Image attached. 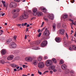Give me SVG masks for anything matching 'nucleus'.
I'll use <instances>...</instances> for the list:
<instances>
[{
  "instance_id": "f257e3e1",
  "label": "nucleus",
  "mask_w": 76,
  "mask_h": 76,
  "mask_svg": "<svg viewBox=\"0 0 76 76\" xmlns=\"http://www.w3.org/2000/svg\"><path fill=\"white\" fill-rule=\"evenodd\" d=\"M28 14L26 12H24V16L22 15L20 17L19 20H22L24 19H27L28 18Z\"/></svg>"
},
{
  "instance_id": "f03ea898",
  "label": "nucleus",
  "mask_w": 76,
  "mask_h": 76,
  "mask_svg": "<svg viewBox=\"0 0 76 76\" xmlns=\"http://www.w3.org/2000/svg\"><path fill=\"white\" fill-rule=\"evenodd\" d=\"M53 61L51 60H48L46 61L45 62V65L47 67L52 65Z\"/></svg>"
},
{
  "instance_id": "7ed1b4c3",
  "label": "nucleus",
  "mask_w": 76,
  "mask_h": 76,
  "mask_svg": "<svg viewBox=\"0 0 76 76\" xmlns=\"http://www.w3.org/2000/svg\"><path fill=\"white\" fill-rule=\"evenodd\" d=\"M10 47L11 48H15L16 47V44L15 42H11L10 44Z\"/></svg>"
},
{
  "instance_id": "20e7f679",
  "label": "nucleus",
  "mask_w": 76,
  "mask_h": 76,
  "mask_svg": "<svg viewBox=\"0 0 76 76\" xmlns=\"http://www.w3.org/2000/svg\"><path fill=\"white\" fill-rule=\"evenodd\" d=\"M49 34H50V31L47 29V28H46L45 30V31H44L43 35L44 36L48 37V36Z\"/></svg>"
},
{
  "instance_id": "39448f33",
  "label": "nucleus",
  "mask_w": 76,
  "mask_h": 76,
  "mask_svg": "<svg viewBox=\"0 0 76 76\" xmlns=\"http://www.w3.org/2000/svg\"><path fill=\"white\" fill-rule=\"evenodd\" d=\"M17 4L15 2H12L10 4V7L11 8H15L16 7Z\"/></svg>"
},
{
  "instance_id": "423d86ee",
  "label": "nucleus",
  "mask_w": 76,
  "mask_h": 76,
  "mask_svg": "<svg viewBox=\"0 0 76 76\" xmlns=\"http://www.w3.org/2000/svg\"><path fill=\"white\" fill-rule=\"evenodd\" d=\"M47 44V41L45 40L43 41L41 44V46L42 47H44Z\"/></svg>"
},
{
  "instance_id": "0eeeda50",
  "label": "nucleus",
  "mask_w": 76,
  "mask_h": 76,
  "mask_svg": "<svg viewBox=\"0 0 76 76\" xmlns=\"http://www.w3.org/2000/svg\"><path fill=\"white\" fill-rule=\"evenodd\" d=\"M38 64V66L39 68H43L44 66V64L42 62H39Z\"/></svg>"
},
{
  "instance_id": "6e6552de",
  "label": "nucleus",
  "mask_w": 76,
  "mask_h": 76,
  "mask_svg": "<svg viewBox=\"0 0 76 76\" xmlns=\"http://www.w3.org/2000/svg\"><path fill=\"white\" fill-rule=\"evenodd\" d=\"M33 15L34 16H36L37 15L38 12L37 11V8L33 9Z\"/></svg>"
},
{
  "instance_id": "1a4fd4ad",
  "label": "nucleus",
  "mask_w": 76,
  "mask_h": 76,
  "mask_svg": "<svg viewBox=\"0 0 76 76\" xmlns=\"http://www.w3.org/2000/svg\"><path fill=\"white\" fill-rule=\"evenodd\" d=\"M25 60L27 61L31 62L32 61V58L31 57H28L25 58Z\"/></svg>"
},
{
  "instance_id": "9d476101",
  "label": "nucleus",
  "mask_w": 76,
  "mask_h": 76,
  "mask_svg": "<svg viewBox=\"0 0 76 76\" xmlns=\"http://www.w3.org/2000/svg\"><path fill=\"white\" fill-rule=\"evenodd\" d=\"M61 39L60 37H56L55 38V41L57 42H60Z\"/></svg>"
},
{
  "instance_id": "9b49d317",
  "label": "nucleus",
  "mask_w": 76,
  "mask_h": 76,
  "mask_svg": "<svg viewBox=\"0 0 76 76\" xmlns=\"http://www.w3.org/2000/svg\"><path fill=\"white\" fill-rule=\"evenodd\" d=\"M13 58V56L12 55L9 56L7 58L8 60H12Z\"/></svg>"
},
{
  "instance_id": "f8f14e48",
  "label": "nucleus",
  "mask_w": 76,
  "mask_h": 76,
  "mask_svg": "<svg viewBox=\"0 0 76 76\" xmlns=\"http://www.w3.org/2000/svg\"><path fill=\"white\" fill-rule=\"evenodd\" d=\"M60 34L61 35H63L64 33V29H61L60 31Z\"/></svg>"
},
{
  "instance_id": "ddd939ff",
  "label": "nucleus",
  "mask_w": 76,
  "mask_h": 76,
  "mask_svg": "<svg viewBox=\"0 0 76 76\" xmlns=\"http://www.w3.org/2000/svg\"><path fill=\"white\" fill-rule=\"evenodd\" d=\"M52 27L53 31H55V30H56V23H54L53 24Z\"/></svg>"
},
{
  "instance_id": "4468645a",
  "label": "nucleus",
  "mask_w": 76,
  "mask_h": 76,
  "mask_svg": "<svg viewBox=\"0 0 76 76\" xmlns=\"http://www.w3.org/2000/svg\"><path fill=\"white\" fill-rule=\"evenodd\" d=\"M6 53V50H1V54L3 55H4Z\"/></svg>"
},
{
  "instance_id": "2eb2a0df",
  "label": "nucleus",
  "mask_w": 76,
  "mask_h": 76,
  "mask_svg": "<svg viewBox=\"0 0 76 76\" xmlns=\"http://www.w3.org/2000/svg\"><path fill=\"white\" fill-rule=\"evenodd\" d=\"M61 67L63 70H65L66 69V65L65 64H63L61 66Z\"/></svg>"
},
{
  "instance_id": "dca6fc26",
  "label": "nucleus",
  "mask_w": 76,
  "mask_h": 76,
  "mask_svg": "<svg viewBox=\"0 0 76 76\" xmlns=\"http://www.w3.org/2000/svg\"><path fill=\"white\" fill-rule=\"evenodd\" d=\"M49 18L50 19H51V20L54 19V15L53 14H52L50 15L49 17Z\"/></svg>"
},
{
  "instance_id": "f3484780",
  "label": "nucleus",
  "mask_w": 76,
  "mask_h": 76,
  "mask_svg": "<svg viewBox=\"0 0 76 76\" xmlns=\"http://www.w3.org/2000/svg\"><path fill=\"white\" fill-rule=\"evenodd\" d=\"M18 13H17L14 14V15L12 16L13 18H14L15 19L16 18V17H18Z\"/></svg>"
},
{
  "instance_id": "a211bd4d",
  "label": "nucleus",
  "mask_w": 76,
  "mask_h": 76,
  "mask_svg": "<svg viewBox=\"0 0 76 76\" xmlns=\"http://www.w3.org/2000/svg\"><path fill=\"white\" fill-rule=\"evenodd\" d=\"M19 12V9H17L16 10H12V13H15V12Z\"/></svg>"
},
{
  "instance_id": "6ab92c4d",
  "label": "nucleus",
  "mask_w": 76,
  "mask_h": 76,
  "mask_svg": "<svg viewBox=\"0 0 76 76\" xmlns=\"http://www.w3.org/2000/svg\"><path fill=\"white\" fill-rule=\"evenodd\" d=\"M33 64H34V65H36V64H38V61H37V60H35L33 62Z\"/></svg>"
},
{
  "instance_id": "aec40b11",
  "label": "nucleus",
  "mask_w": 76,
  "mask_h": 76,
  "mask_svg": "<svg viewBox=\"0 0 76 76\" xmlns=\"http://www.w3.org/2000/svg\"><path fill=\"white\" fill-rule=\"evenodd\" d=\"M71 47L74 50H76V46L75 45H71Z\"/></svg>"
},
{
  "instance_id": "412c9836",
  "label": "nucleus",
  "mask_w": 76,
  "mask_h": 76,
  "mask_svg": "<svg viewBox=\"0 0 76 76\" xmlns=\"http://www.w3.org/2000/svg\"><path fill=\"white\" fill-rule=\"evenodd\" d=\"M42 56H39L38 58V60L39 61H41L42 60Z\"/></svg>"
},
{
  "instance_id": "4be33fe9",
  "label": "nucleus",
  "mask_w": 76,
  "mask_h": 76,
  "mask_svg": "<svg viewBox=\"0 0 76 76\" xmlns=\"http://www.w3.org/2000/svg\"><path fill=\"white\" fill-rule=\"evenodd\" d=\"M67 17H68V15L67 14H64L63 15V18H64L65 19L66 18H67Z\"/></svg>"
},
{
  "instance_id": "5701e85b",
  "label": "nucleus",
  "mask_w": 76,
  "mask_h": 76,
  "mask_svg": "<svg viewBox=\"0 0 76 76\" xmlns=\"http://www.w3.org/2000/svg\"><path fill=\"white\" fill-rule=\"evenodd\" d=\"M37 15L38 16H40L42 15V13L41 12H39L38 13Z\"/></svg>"
},
{
  "instance_id": "b1692460",
  "label": "nucleus",
  "mask_w": 76,
  "mask_h": 76,
  "mask_svg": "<svg viewBox=\"0 0 76 76\" xmlns=\"http://www.w3.org/2000/svg\"><path fill=\"white\" fill-rule=\"evenodd\" d=\"M69 72H70V70L69 69H66V70L65 71V73L66 74L69 73Z\"/></svg>"
},
{
  "instance_id": "393cba45",
  "label": "nucleus",
  "mask_w": 76,
  "mask_h": 76,
  "mask_svg": "<svg viewBox=\"0 0 76 76\" xmlns=\"http://www.w3.org/2000/svg\"><path fill=\"white\" fill-rule=\"evenodd\" d=\"M52 60L54 63H57V61H56V60L55 58H53L52 59Z\"/></svg>"
},
{
  "instance_id": "a878e982",
  "label": "nucleus",
  "mask_w": 76,
  "mask_h": 76,
  "mask_svg": "<svg viewBox=\"0 0 76 76\" xmlns=\"http://www.w3.org/2000/svg\"><path fill=\"white\" fill-rule=\"evenodd\" d=\"M60 61L59 63L60 64H62L63 63H64V61L62 59Z\"/></svg>"
},
{
  "instance_id": "bb28decb",
  "label": "nucleus",
  "mask_w": 76,
  "mask_h": 76,
  "mask_svg": "<svg viewBox=\"0 0 76 76\" xmlns=\"http://www.w3.org/2000/svg\"><path fill=\"white\" fill-rule=\"evenodd\" d=\"M1 2L3 3V5L4 7H6V5L5 4V1H2Z\"/></svg>"
},
{
  "instance_id": "cd10ccee",
  "label": "nucleus",
  "mask_w": 76,
  "mask_h": 76,
  "mask_svg": "<svg viewBox=\"0 0 76 76\" xmlns=\"http://www.w3.org/2000/svg\"><path fill=\"white\" fill-rule=\"evenodd\" d=\"M11 41H12V39H8L7 41V43H10Z\"/></svg>"
},
{
  "instance_id": "c85d7f7f",
  "label": "nucleus",
  "mask_w": 76,
  "mask_h": 76,
  "mask_svg": "<svg viewBox=\"0 0 76 76\" xmlns=\"http://www.w3.org/2000/svg\"><path fill=\"white\" fill-rule=\"evenodd\" d=\"M11 66L12 67H14V68H15V67H16L18 66V65L16 64H12Z\"/></svg>"
},
{
  "instance_id": "c756f323",
  "label": "nucleus",
  "mask_w": 76,
  "mask_h": 76,
  "mask_svg": "<svg viewBox=\"0 0 76 76\" xmlns=\"http://www.w3.org/2000/svg\"><path fill=\"white\" fill-rule=\"evenodd\" d=\"M69 50H70V51H72L73 50V48H72V45L70 46L69 47Z\"/></svg>"
},
{
  "instance_id": "7c9ffc66",
  "label": "nucleus",
  "mask_w": 76,
  "mask_h": 76,
  "mask_svg": "<svg viewBox=\"0 0 76 76\" xmlns=\"http://www.w3.org/2000/svg\"><path fill=\"white\" fill-rule=\"evenodd\" d=\"M0 63H1V64H4V61L3 60H1L0 61Z\"/></svg>"
},
{
  "instance_id": "2f4dec72",
  "label": "nucleus",
  "mask_w": 76,
  "mask_h": 76,
  "mask_svg": "<svg viewBox=\"0 0 76 76\" xmlns=\"http://www.w3.org/2000/svg\"><path fill=\"white\" fill-rule=\"evenodd\" d=\"M50 68L52 70H53L55 69V66L54 65H52L51 66H50Z\"/></svg>"
},
{
  "instance_id": "473e14b6",
  "label": "nucleus",
  "mask_w": 76,
  "mask_h": 76,
  "mask_svg": "<svg viewBox=\"0 0 76 76\" xmlns=\"http://www.w3.org/2000/svg\"><path fill=\"white\" fill-rule=\"evenodd\" d=\"M36 43L37 44H39L41 43V41L39 40L36 42Z\"/></svg>"
},
{
  "instance_id": "72a5a7b5",
  "label": "nucleus",
  "mask_w": 76,
  "mask_h": 76,
  "mask_svg": "<svg viewBox=\"0 0 76 76\" xmlns=\"http://www.w3.org/2000/svg\"><path fill=\"white\" fill-rule=\"evenodd\" d=\"M33 49L34 50H38V47H35L33 48Z\"/></svg>"
},
{
  "instance_id": "f704fd0d",
  "label": "nucleus",
  "mask_w": 76,
  "mask_h": 76,
  "mask_svg": "<svg viewBox=\"0 0 76 76\" xmlns=\"http://www.w3.org/2000/svg\"><path fill=\"white\" fill-rule=\"evenodd\" d=\"M3 31L2 30H1V31H0V35L3 34Z\"/></svg>"
},
{
  "instance_id": "c9c22d12",
  "label": "nucleus",
  "mask_w": 76,
  "mask_h": 76,
  "mask_svg": "<svg viewBox=\"0 0 76 76\" xmlns=\"http://www.w3.org/2000/svg\"><path fill=\"white\" fill-rule=\"evenodd\" d=\"M74 73V71L73 70H71L70 71V73L71 74H72Z\"/></svg>"
},
{
  "instance_id": "e433bc0d",
  "label": "nucleus",
  "mask_w": 76,
  "mask_h": 76,
  "mask_svg": "<svg viewBox=\"0 0 76 76\" xmlns=\"http://www.w3.org/2000/svg\"><path fill=\"white\" fill-rule=\"evenodd\" d=\"M14 1H15V2H19L20 0H14Z\"/></svg>"
},
{
  "instance_id": "4c0bfd02",
  "label": "nucleus",
  "mask_w": 76,
  "mask_h": 76,
  "mask_svg": "<svg viewBox=\"0 0 76 76\" xmlns=\"http://www.w3.org/2000/svg\"><path fill=\"white\" fill-rule=\"evenodd\" d=\"M41 35V33L40 32L38 35V37H39Z\"/></svg>"
},
{
  "instance_id": "58836bf2",
  "label": "nucleus",
  "mask_w": 76,
  "mask_h": 76,
  "mask_svg": "<svg viewBox=\"0 0 76 76\" xmlns=\"http://www.w3.org/2000/svg\"><path fill=\"white\" fill-rule=\"evenodd\" d=\"M64 46L65 47H68L69 46V44H65L64 45Z\"/></svg>"
},
{
  "instance_id": "ea45409f",
  "label": "nucleus",
  "mask_w": 76,
  "mask_h": 76,
  "mask_svg": "<svg viewBox=\"0 0 76 76\" xmlns=\"http://www.w3.org/2000/svg\"><path fill=\"white\" fill-rule=\"evenodd\" d=\"M71 2L72 3H74V2H75V0H71Z\"/></svg>"
},
{
  "instance_id": "a19ab883",
  "label": "nucleus",
  "mask_w": 76,
  "mask_h": 76,
  "mask_svg": "<svg viewBox=\"0 0 76 76\" xmlns=\"http://www.w3.org/2000/svg\"><path fill=\"white\" fill-rule=\"evenodd\" d=\"M48 72V71H46L44 72V74H45V73H47Z\"/></svg>"
},
{
  "instance_id": "79ce46f5",
  "label": "nucleus",
  "mask_w": 76,
  "mask_h": 76,
  "mask_svg": "<svg viewBox=\"0 0 76 76\" xmlns=\"http://www.w3.org/2000/svg\"><path fill=\"white\" fill-rule=\"evenodd\" d=\"M44 22H42V25L41 26V27H42V26H43V25H44Z\"/></svg>"
},
{
  "instance_id": "37998d69",
  "label": "nucleus",
  "mask_w": 76,
  "mask_h": 76,
  "mask_svg": "<svg viewBox=\"0 0 76 76\" xmlns=\"http://www.w3.org/2000/svg\"><path fill=\"white\" fill-rule=\"evenodd\" d=\"M44 9H45V8H43L42 9V11L43 12H44Z\"/></svg>"
},
{
  "instance_id": "c03bdc74",
  "label": "nucleus",
  "mask_w": 76,
  "mask_h": 76,
  "mask_svg": "<svg viewBox=\"0 0 76 76\" xmlns=\"http://www.w3.org/2000/svg\"><path fill=\"white\" fill-rule=\"evenodd\" d=\"M48 57H47V56H45L44 57L45 60H47V59H48Z\"/></svg>"
},
{
  "instance_id": "a18cd8bd",
  "label": "nucleus",
  "mask_w": 76,
  "mask_h": 76,
  "mask_svg": "<svg viewBox=\"0 0 76 76\" xmlns=\"http://www.w3.org/2000/svg\"><path fill=\"white\" fill-rule=\"evenodd\" d=\"M66 36L67 39H68V35H67V33H66Z\"/></svg>"
},
{
  "instance_id": "49530a36",
  "label": "nucleus",
  "mask_w": 76,
  "mask_h": 76,
  "mask_svg": "<svg viewBox=\"0 0 76 76\" xmlns=\"http://www.w3.org/2000/svg\"><path fill=\"white\" fill-rule=\"evenodd\" d=\"M75 25V23H73V22H72L71 23V26H72V25Z\"/></svg>"
},
{
  "instance_id": "de8ad7c7",
  "label": "nucleus",
  "mask_w": 76,
  "mask_h": 76,
  "mask_svg": "<svg viewBox=\"0 0 76 76\" xmlns=\"http://www.w3.org/2000/svg\"><path fill=\"white\" fill-rule=\"evenodd\" d=\"M45 27H44L43 28H42L41 30V32H42V31H44V29H45Z\"/></svg>"
},
{
  "instance_id": "09e8293b",
  "label": "nucleus",
  "mask_w": 76,
  "mask_h": 76,
  "mask_svg": "<svg viewBox=\"0 0 76 76\" xmlns=\"http://www.w3.org/2000/svg\"><path fill=\"white\" fill-rule=\"evenodd\" d=\"M47 12V10L45 8V9L44 10V13H46Z\"/></svg>"
},
{
  "instance_id": "8fccbe9b",
  "label": "nucleus",
  "mask_w": 76,
  "mask_h": 76,
  "mask_svg": "<svg viewBox=\"0 0 76 76\" xmlns=\"http://www.w3.org/2000/svg\"><path fill=\"white\" fill-rule=\"evenodd\" d=\"M38 73H39L40 75H42V73L41 72H39V71H38Z\"/></svg>"
},
{
  "instance_id": "3c124183",
  "label": "nucleus",
  "mask_w": 76,
  "mask_h": 76,
  "mask_svg": "<svg viewBox=\"0 0 76 76\" xmlns=\"http://www.w3.org/2000/svg\"><path fill=\"white\" fill-rule=\"evenodd\" d=\"M17 26H21V24H17Z\"/></svg>"
},
{
  "instance_id": "603ef678",
  "label": "nucleus",
  "mask_w": 76,
  "mask_h": 76,
  "mask_svg": "<svg viewBox=\"0 0 76 76\" xmlns=\"http://www.w3.org/2000/svg\"><path fill=\"white\" fill-rule=\"evenodd\" d=\"M44 20L46 22L48 21V19L47 18H44Z\"/></svg>"
},
{
  "instance_id": "864d4df0",
  "label": "nucleus",
  "mask_w": 76,
  "mask_h": 76,
  "mask_svg": "<svg viewBox=\"0 0 76 76\" xmlns=\"http://www.w3.org/2000/svg\"><path fill=\"white\" fill-rule=\"evenodd\" d=\"M50 74H53V71H50Z\"/></svg>"
},
{
  "instance_id": "5fc2aeb1",
  "label": "nucleus",
  "mask_w": 76,
  "mask_h": 76,
  "mask_svg": "<svg viewBox=\"0 0 76 76\" xmlns=\"http://www.w3.org/2000/svg\"><path fill=\"white\" fill-rule=\"evenodd\" d=\"M25 67H26V65H23V68H25Z\"/></svg>"
},
{
  "instance_id": "6e6d98bb",
  "label": "nucleus",
  "mask_w": 76,
  "mask_h": 76,
  "mask_svg": "<svg viewBox=\"0 0 76 76\" xmlns=\"http://www.w3.org/2000/svg\"><path fill=\"white\" fill-rule=\"evenodd\" d=\"M27 38V36H26V35H25V37L24 38L25 39H26V38Z\"/></svg>"
},
{
  "instance_id": "4d7b16f0",
  "label": "nucleus",
  "mask_w": 76,
  "mask_h": 76,
  "mask_svg": "<svg viewBox=\"0 0 76 76\" xmlns=\"http://www.w3.org/2000/svg\"><path fill=\"white\" fill-rule=\"evenodd\" d=\"M41 32V30L40 29H39L38 30V32Z\"/></svg>"
},
{
  "instance_id": "13d9d810",
  "label": "nucleus",
  "mask_w": 76,
  "mask_h": 76,
  "mask_svg": "<svg viewBox=\"0 0 76 76\" xmlns=\"http://www.w3.org/2000/svg\"><path fill=\"white\" fill-rule=\"evenodd\" d=\"M30 26L29 24H28L26 25V27H27V28H28V27H29Z\"/></svg>"
},
{
  "instance_id": "bf43d9fd",
  "label": "nucleus",
  "mask_w": 76,
  "mask_h": 76,
  "mask_svg": "<svg viewBox=\"0 0 76 76\" xmlns=\"http://www.w3.org/2000/svg\"><path fill=\"white\" fill-rule=\"evenodd\" d=\"M14 72H16V71H17V69H14Z\"/></svg>"
},
{
  "instance_id": "052dcab7",
  "label": "nucleus",
  "mask_w": 76,
  "mask_h": 76,
  "mask_svg": "<svg viewBox=\"0 0 76 76\" xmlns=\"http://www.w3.org/2000/svg\"><path fill=\"white\" fill-rule=\"evenodd\" d=\"M5 15V13H4L1 14V16H4V15Z\"/></svg>"
},
{
  "instance_id": "680f3d73",
  "label": "nucleus",
  "mask_w": 76,
  "mask_h": 76,
  "mask_svg": "<svg viewBox=\"0 0 76 76\" xmlns=\"http://www.w3.org/2000/svg\"><path fill=\"white\" fill-rule=\"evenodd\" d=\"M24 26H26V25H27V23H24Z\"/></svg>"
},
{
  "instance_id": "e2e57ef3",
  "label": "nucleus",
  "mask_w": 76,
  "mask_h": 76,
  "mask_svg": "<svg viewBox=\"0 0 76 76\" xmlns=\"http://www.w3.org/2000/svg\"><path fill=\"white\" fill-rule=\"evenodd\" d=\"M53 71L54 72H56L57 71V70L56 69H54L53 70Z\"/></svg>"
},
{
  "instance_id": "0e129e2a",
  "label": "nucleus",
  "mask_w": 76,
  "mask_h": 76,
  "mask_svg": "<svg viewBox=\"0 0 76 76\" xmlns=\"http://www.w3.org/2000/svg\"><path fill=\"white\" fill-rule=\"evenodd\" d=\"M20 70H22L23 69H22V67H20L19 69Z\"/></svg>"
},
{
  "instance_id": "69168bd1",
  "label": "nucleus",
  "mask_w": 76,
  "mask_h": 76,
  "mask_svg": "<svg viewBox=\"0 0 76 76\" xmlns=\"http://www.w3.org/2000/svg\"><path fill=\"white\" fill-rule=\"evenodd\" d=\"M17 38V37L16 36H14V39L15 40H16V38Z\"/></svg>"
},
{
  "instance_id": "338daca9",
  "label": "nucleus",
  "mask_w": 76,
  "mask_h": 76,
  "mask_svg": "<svg viewBox=\"0 0 76 76\" xmlns=\"http://www.w3.org/2000/svg\"><path fill=\"white\" fill-rule=\"evenodd\" d=\"M20 67L19 66H17V67H16V69H19V68Z\"/></svg>"
},
{
  "instance_id": "774afa93",
  "label": "nucleus",
  "mask_w": 76,
  "mask_h": 76,
  "mask_svg": "<svg viewBox=\"0 0 76 76\" xmlns=\"http://www.w3.org/2000/svg\"><path fill=\"white\" fill-rule=\"evenodd\" d=\"M22 76H28L27 75H22Z\"/></svg>"
}]
</instances>
